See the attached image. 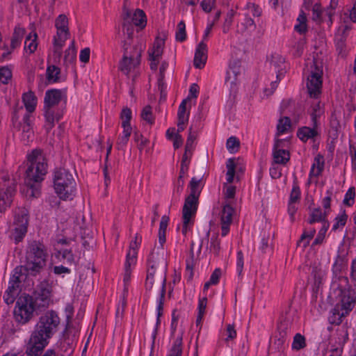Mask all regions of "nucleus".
Returning <instances> with one entry per match:
<instances>
[{"label":"nucleus","mask_w":356,"mask_h":356,"mask_svg":"<svg viewBox=\"0 0 356 356\" xmlns=\"http://www.w3.org/2000/svg\"><path fill=\"white\" fill-rule=\"evenodd\" d=\"M59 323L60 318L54 311L47 312L40 318L26 346L27 356H38L42 352Z\"/></svg>","instance_id":"f257e3e1"},{"label":"nucleus","mask_w":356,"mask_h":356,"mask_svg":"<svg viewBox=\"0 0 356 356\" xmlns=\"http://www.w3.org/2000/svg\"><path fill=\"white\" fill-rule=\"evenodd\" d=\"M28 160L30 165L25 173L26 195L35 197L40 194L38 184L44 179L47 172V163L42 152L37 149L28 156Z\"/></svg>","instance_id":"f03ea898"},{"label":"nucleus","mask_w":356,"mask_h":356,"mask_svg":"<svg viewBox=\"0 0 356 356\" xmlns=\"http://www.w3.org/2000/svg\"><path fill=\"white\" fill-rule=\"evenodd\" d=\"M167 266L163 255L151 254L145 280V289L149 295L165 294Z\"/></svg>","instance_id":"7ed1b4c3"},{"label":"nucleus","mask_w":356,"mask_h":356,"mask_svg":"<svg viewBox=\"0 0 356 356\" xmlns=\"http://www.w3.org/2000/svg\"><path fill=\"white\" fill-rule=\"evenodd\" d=\"M47 252L46 247L39 241L29 243L25 257L24 268L27 275L36 276L46 266Z\"/></svg>","instance_id":"20e7f679"},{"label":"nucleus","mask_w":356,"mask_h":356,"mask_svg":"<svg viewBox=\"0 0 356 356\" xmlns=\"http://www.w3.org/2000/svg\"><path fill=\"white\" fill-rule=\"evenodd\" d=\"M66 90L51 89L45 92L44 99V111L46 124L44 127L49 131L54 126L55 121H58L60 114L56 113L54 107L63 100L66 99Z\"/></svg>","instance_id":"39448f33"},{"label":"nucleus","mask_w":356,"mask_h":356,"mask_svg":"<svg viewBox=\"0 0 356 356\" xmlns=\"http://www.w3.org/2000/svg\"><path fill=\"white\" fill-rule=\"evenodd\" d=\"M54 187L60 199H72L75 181L73 175L65 168L56 169L54 174Z\"/></svg>","instance_id":"423d86ee"},{"label":"nucleus","mask_w":356,"mask_h":356,"mask_svg":"<svg viewBox=\"0 0 356 356\" xmlns=\"http://www.w3.org/2000/svg\"><path fill=\"white\" fill-rule=\"evenodd\" d=\"M52 287L48 281L44 280L36 286L31 296L24 295L29 298L31 304L36 311H42L47 308L52 302Z\"/></svg>","instance_id":"0eeeda50"},{"label":"nucleus","mask_w":356,"mask_h":356,"mask_svg":"<svg viewBox=\"0 0 356 356\" xmlns=\"http://www.w3.org/2000/svg\"><path fill=\"white\" fill-rule=\"evenodd\" d=\"M68 23L67 16L63 14L58 15L55 20L56 34L53 39V51L54 55L58 60L61 58L62 49L65 42L70 35Z\"/></svg>","instance_id":"6e6552de"},{"label":"nucleus","mask_w":356,"mask_h":356,"mask_svg":"<svg viewBox=\"0 0 356 356\" xmlns=\"http://www.w3.org/2000/svg\"><path fill=\"white\" fill-rule=\"evenodd\" d=\"M127 44V41L123 43L124 56L120 63V70L126 75L140 64L141 53L145 48L143 43L139 42L133 47V51H129Z\"/></svg>","instance_id":"1a4fd4ad"},{"label":"nucleus","mask_w":356,"mask_h":356,"mask_svg":"<svg viewBox=\"0 0 356 356\" xmlns=\"http://www.w3.org/2000/svg\"><path fill=\"white\" fill-rule=\"evenodd\" d=\"M17 181L7 174L0 176V212L10 206L16 193Z\"/></svg>","instance_id":"9d476101"},{"label":"nucleus","mask_w":356,"mask_h":356,"mask_svg":"<svg viewBox=\"0 0 356 356\" xmlns=\"http://www.w3.org/2000/svg\"><path fill=\"white\" fill-rule=\"evenodd\" d=\"M29 211L26 208H18L15 211V219L11 229L10 237L16 243L22 241L27 232Z\"/></svg>","instance_id":"9b49d317"},{"label":"nucleus","mask_w":356,"mask_h":356,"mask_svg":"<svg viewBox=\"0 0 356 356\" xmlns=\"http://www.w3.org/2000/svg\"><path fill=\"white\" fill-rule=\"evenodd\" d=\"M355 304V298L349 291L343 292L340 302L337 304L332 311V316L331 318L332 323L338 325L340 324L342 322V318L348 315Z\"/></svg>","instance_id":"f8f14e48"},{"label":"nucleus","mask_w":356,"mask_h":356,"mask_svg":"<svg viewBox=\"0 0 356 356\" xmlns=\"http://www.w3.org/2000/svg\"><path fill=\"white\" fill-rule=\"evenodd\" d=\"M323 70L315 60L311 66L310 75L307 78V88L311 97L317 98L321 92Z\"/></svg>","instance_id":"ddd939ff"},{"label":"nucleus","mask_w":356,"mask_h":356,"mask_svg":"<svg viewBox=\"0 0 356 356\" xmlns=\"http://www.w3.org/2000/svg\"><path fill=\"white\" fill-rule=\"evenodd\" d=\"M34 311L36 309L31 304L29 298L22 295L16 302L14 309L15 319L19 323L25 324L33 318Z\"/></svg>","instance_id":"4468645a"},{"label":"nucleus","mask_w":356,"mask_h":356,"mask_svg":"<svg viewBox=\"0 0 356 356\" xmlns=\"http://www.w3.org/2000/svg\"><path fill=\"white\" fill-rule=\"evenodd\" d=\"M14 127L17 129V133L21 137V140L24 143H28L32 140L33 133L30 125V115L26 114L23 118V122H18L16 114L13 118Z\"/></svg>","instance_id":"2eb2a0df"},{"label":"nucleus","mask_w":356,"mask_h":356,"mask_svg":"<svg viewBox=\"0 0 356 356\" xmlns=\"http://www.w3.org/2000/svg\"><path fill=\"white\" fill-rule=\"evenodd\" d=\"M234 211V209L229 204H226L223 207L220 217L222 236H225L228 234Z\"/></svg>","instance_id":"dca6fc26"},{"label":"nucleus","mask_w":356,"mask_h":356,"mask_svg":"<svg viewBox=\"0 0 356 356\" xmlns=\"http://www.w3.org/2000/svg\"><path fill=\"white\" fill-rule=\"evenodd\" d=\"M285 59L278 54L271 55L270 68L277 74V79L280 80L286 73Z\"/></svg>","instance_id":"f3484780"},{"label":"nucleus","mask_w":356,"mask_h":356,"mask_svg":"<svg viewBox=\"0 0 356 356\" xmlns=\"http://www.w3.org/2000/svg\"><path fill=\"white\" fill-rule=\"evenodd\" d=\"M207 44L202 41L198 44L195 54L193 64L196 68L201 69L204 66L207 58Z\"/></svg>","instance_id":"a211bd4d"},{"label":"nucleus","mask_w":356,"mask_h":356,"mask_svg":"<svg viewBox=\"0 0 356 356\" xmlns=\"http://www.w3.org/2000/svg\"><path fill=\"white\" fill-rule=\"evenodd\" d=\"M191 193L186 197L183 207V210L196 212L197 209L198 197L200 192L198 188H190Z\"/></svg>","instance_id":"6ab92c4d"},{"label":"nucleus","mask_w":356,"mask_h":356,"mask_svg":"<svg viewBox=\"0 0 356 356\" xmlns=\"http://www.w3.org/2000/svg\"><path fill=\"white\" fill-rule=\"evenodd\" d=\"M280 140H277L274 145L273 159L276 164H286L289 159V153L284 149H278Z\"/></svg>","instance_id":"aec40b11"},{"label":"nucleus","mask_w":356,"mask_h":356,"mask_svg":"<svg viewBox=\"0 0 356 356\" xmlns=\"http://www.w3.org/2000/svg\"><path fill=\"white\" fill-rule=\"evenodd\" d=\"M20 291L19 286L8 282V286L3 295V300L7 305L13 304Z\"/></svg>","instance_id":"412c9836"},{"label":"nucleus","mask_w":356,"mask_h":356,"mask_svg":"<svg viewBox=\"0 0 356 356\" xmlns=\"http://www.w3.org/2000/svg\"><path fill=\"white\" fill-rule=\"evenodd\" d=\"M312 124V128L304 127L298 130V136L301 140L307 141L309 138H313L318 135L317 127H315L313 123Z\"/></svg>","instance_id":"4be33fe9"},{"label":"nucleus","mask_w":356,"mask_h":356,"mask_svg":"<svg viewBox=\"0 0 356 356\" xmlns=\"http://www.w3.org/2000/svg\"><path fill=\"white\" fill-rule=\"evenodd\" d=\"M37 38L38 35L36 33L33 34L31 33L26 36L24 42V50L26 53L31 54L35 52L38 47Z\"/></svg>","instance_id":"5701e85b"},{"label":"nucleus","mask_w":356,"mask_h":356,"mask_svg":"<svg viewBox=\"0 0 356 356\" xmlns=\"http://www.w3.org/2000/svg\"><path fill=\"white\" fill-rule=\"evenodd\" d=\"M25 33V29L19 26H15L11 38L10 46L13 49H15L20 45L22 40L23 39Z\"/></svg>","instance_id":"b1692460"},{"label":"nucleus","mask_w":356,"mask_h":356,"mask_svg":"<svg viewBox=\"0 0 356 356\" xmlns=\"http://www.w3.org/2000/svg\"><path fill=\"white\" fill-rule=\"evenodd\" d=\"M163 40L156 38L152 50L149 51V59H159L163 54Z\"/></svg>","instance_id":"393cba45"},{"label":"nucleus","mask_w":356,"mask_h":356,"mask_svg":"<svg viewBox=\"0 0 356 356\" xmlns=\"http://www.w3.org/2000/svg\"><path fill=\"white\" fill-rule=\"evenodd\" d=\"M74 347V340L69 337H64L60 343V348L65 356H68L73 353Z\"/></svg>","instance_id":"a878e982"},{"label":"nucleus","mask_w":356,"mask_h":356,"mask_svg":"<svg viewBox=\"0 0 356 356\" xmlns=\"http://www.w3.org/2000/svg\"><path fill=\"white\" fill-rule=\"evenodd\" d=\"M324 167V159L323 156L318 154L315 159L314 162L312 166L311 170H310V176L314 177H318L322 170H323Z\"/></svg>","instance_id":"bb28decb"},{"label":"nucleus","mask_w":356,"mask_h":356,"mask_svg":"<svg viewBox=\"0 0 356 356\" xmlns=\"http://www.w3.org/2000/svg\"><path fill=\"white\" fill-rule=\"evenodd\" d=\"M132 22L135 26H139L140 29L145 28L147 24L145 12L140 9H136L133 14Z\"/></svg>","instance_id":"cd10ccee"},{"label":"nucleus","mask_w":356,"mask_h":356,"mask_svg":"<svg viewBox=\"0 0 356 356\" xmlns=\"http://www.w3.org/2000/svg\"><path fill=\"white\" fill-rule=\"evenodd\" d=\"M26 274H27V272L26 270H25L24 265L17 266L13 270V273L10 278L9 282L12 284L13 283L14 284L18 285L19 286L22 277H23Z\"/></svg>","instance_id":"c85d7f7f"},{"label":"nucleus","mask_w":356,"mask_h":356,"mask_svg":"<svg viewBox=\"0 0 356 356\" xmlns=\"http://www.w3.org/2000/svg\"><path fill=\"white\" fill-rule=\"evenodd\" d=\"M22 100L28 113L34 111L36 106V99L32 92L24 94Z\"/></svg>","instance_id":"c756f323"},{"label":"nucleus","mask_w":356,"mask_h":356,"mask_svg":"<svg viewBox=\"0 0 356 356\" xmlns=\"http://www.w3.org/2000/svg\"><path fill=\"white\" fill-rule=\"evenodd\" d=\"M134 254L131 257V250L127 254V259L124 265V282H128L131 278V266L135 264Z\"/></svg>","instance_id":"7c9ffc66"},{"label":"nucleus","mask_w":356,"mask_h":356,"mask_svg":"<svg viewBox=\"0 0 356 356\" xmlns=\"http://www.w3.org/2000/svg\"><path fill=\"white\" fill-rule=\"evenodd\" d=\"M183 229L182 233L186 235L188 231V225L193 224L192 218L195 217L196 212L183 210Z\"/></svg>","instance_id":"2f4dec72"},{"label":"nucleus","mask_w":356,"mask_h":356,"mask_svg":"<svg viewBox=\"0 0 356 356\" xmlns=\"http://www.w3.org/2000/svg\"><path fill=\"white\" fill-rule=\"evenodd\" d=\"M190 99L191 97H188L186 99H184L179 105L177 113L178 120H188L189 112L186 113V104L190 101Z\"/></svg>","instance_id":"473e14b6"},{"label":"nucleus","mask_w":356,"mask_h":356,"mask_svg":"<svg viewBox=\"0 0 356 356\" xmlns=\"http://www.w3.org/2000/svg\"><path fill=\"white\" fill-rule=\"evenodd\" d=\"M256 25L252 17L245 16L244 22L237 24V31L243 33L248 29H254Z\"/></svg>","instance_id":"72a5a7b5"},{"label":"nucleus","mask_w":356,"mask_h":356,"mask_svg":"<svg viewBox=\"0 0 356 356\" xmlns=\"http://www.w3.org/2000/svg\"><path fill=\"white\" fill-rule=\"evenodd\" d=\"M324 113L322 105L320 102L313 105L312 112L311 113L312 122L315 127H318L317 118H320Z\"/></svg>","instance_id":"f704fd0d"},{"label":"nucleus","mask_w":356,"mask_h":356,"mask_svg":"<svg viewBox=\"0 0 356 356\" xmlns=\"http://www.w3.org/2000/svg\"><path fill=\"white\" fill-rule=\"evenodd\" d=\"M60 70L55 65L49 66L47 69V78L49 82H57L59 79Z\"/></svg>","instance_id":"c9c22d12"},{"label":"nucleus","mask_w":356,"mask_h":356,"mask_svg":"<svg viewBox=\"0 0 356 356\" xmlns=\"http://www.w3.org/2000/svg\"><path fill=\"white\" fill-rule=\"evenodd\" d=\"M226 167L227 169V181L229 184H231L234 181V177L235 175V163L234 159H229L226 163Z\"/></svg>","instance_id":"e433bc0d"},{"label":"nucleus","mask_w":356,"mask_h":356,"mask_svg":"<svg viewBox=\"0 0 356 356\" xmlns=\"http://www.w3.org/2000/svg\"><path fill=\"white\" fill-rule=\"evenodd\" d=\"M57 257L66 261L67 264H73L74 261V257L70 250L60 249L58 250L56 254Z\"/></svg>","instance_id":"4c0bfd02"},{"label":"nucleus","mask_w":356,"mask_h":356,"mask_svg":"<svg viewBox=\"0 0 356 356\" xmlns=\"http://www.w3.org/2000/svg\"><path fill=\"white\" fill-rule=\"evenodd\" d=\"M76 58V50L74 47V41L72 42L71 45L65 51L64 61L65 63H72Z\"/></svg>","instance_id":"58836bf2"},{"label":"nucleus","mask_w":356,"mask_h":356,"mask_svg":"<svg viewBox=\"0 0 356 356\" xmlns=\"http://www.w3.org/2000/svg\"><path fill=\"white\" fill-rule=\"evenodd\" d=\"M120 118L122 120V127L123 128H131L130 120L131 119V111L126 107L121 112Z\"/></svg>","instance_id":"ea45409f"},{"label":"nucleus","mask_w":356,"mask_h":356,"mask_svg":"<svg viewBox=\"0 0 356 356\" xmlns=\"http://www.w3.org/2000/svg\"><path fill=\"white\" fill-rule=\"evenodd\" d=\"M291 127V120L288 117L281 118L277 125V134H282L286 132Z\"/></svg>","instance_id":"a19ab883"},{"label":"nucleus","mask_w":356,"mask_h":356,"mask_svg":"<svg viewBox=\"0 0 356 356\" xmlns=\"http://www.w3.org/2000/svg\"><path fill=\"white\" fill-rule=\"evenodd\" d=\"M306 346L305 338L303 335L298 333L293 337L292 343V348L293 350H299Z\"/></svg>","instance_id":"79ce46f5"},{"label":"nucleus","mask_w":356,"mask_h":356,"mask_svg":"<svg viewBox=\"0 0 356 356\" xmlns=\"http://www.w3.org/2000/svg\"><path fill=\"white\" fill-rule=\"evenodd\" d=\"M261 14V10L259 7L254 3H248L245 8V16L246 17H259Z\"/></svg>","instance_id":"37998d69"},{"label":"nucleus","mask_w":356,"mask_h":356,"mask_svg":"<svg viewBox=\"0 0 356 356\" xmlns=\"http://www.w3.org/2000/svg\"><path fill=\"white\" fill-rule=\"evenodd\" d=\"M325 215L326 212L323 214L320 208L314 209L310 215L308 222L309 224H313L316 222L321 221L324 220Z\"/></svg>","instance_id":"c03bdc74"},{"label":"nucleus","mask_w":356,"mask_h":356,"mask_svg":"<svg viewBox=\"0 0 356 356\" xmlns=\"http://www.w3.org/2000/svg\"><path fill=\"white\" fill-rule=\"evenodd\" d=\"M315 232L316 231L314 229L304 232L300 240L298 241V245H300V243H303V247L306 248L309 245V241L314 237Z\"/></svg>","instance_id":"a18cd8bd"},{"label":"nucleus","mask_w":356,"mask_h":356,"mask_svg":"<svg viewBox=\"0 0 356 356\" xmlns=\"http://www.w3.org/2000/svg\"><path fill=\"white\" fill-rule=\"evenodd\" d=\"M131 128H123V134L118 138V146L119 149L123 148L127 143L131 134Z\"/></svg>","instance_id":"49530a36"},{"label":"nucleus","mask_w":356,"mask_h":356,"mask_svg":"<svg viewBox=\"0 0 356 356\" xmlns=\"http://www.w3.org/2000/svg\"><path fill=\"white\" fill-rule=\"evenodd\" d=\"M140 116L141 118L147 123L150 124L154 123V119L152 112V107L150 106H146L143 108Z\"/></svg>","instance_id":"de8ad7c7"},{"label":"nucleus","mask_w":356,"mask_h":356,"mask_svg":"<svg viewBox=\"0 0 356 356\" xmlns=\"http://www.w3.org/2000/svg\"><path fill=\"white\" fill-rule=\"evenodd\" d=\"M154 298H156L158 299V306H157V321L156 324L160 323V318L163 314V303H164V298L165 294H154L151 295Z\"/></svg>","instance_id":"09e8293b"},{"label":"nucleus","mask_w":356,"mask_h":356,"mask_svg":"<svg viewBox=\"0 0 356 356\" xmlns=\"http://www.w3.org/2000/svg\"><path fill=\"white\" fill-rule=\"evenodd\" d=\"M175 37L176 40L179 42H183L186 40V25L183 21H181L177 25V31Z\"/></svg>","instance_id":"8fccbe9b"},{"label":"nucleus","mask_w":356,"mask_h":356,"mask_svg":"<svg viewBox=\"0 0 356 356\" xmlns=\"http://www.w3.org/2000/svg\"><path fill=\"white\" fill-rule=\"evenodd\" d=\"M12 78L11 70L8 67L0 68V81L3 84H7Z\"/></svg>","instance_id":"3c124183"},{"label":"nucleus","mask_w":356,"mask_h":356,"mask_svg":"<svg viewBox=\"0 0 356 356\" xmlns=\"http://www.w3.org/2000/svg\"><path fill=\"white\" fill-rule=\"evenodd\" d=\"M207 298H203L200 300L198 305V315L197 317L196 323L197 324L200 323L202 321L203 315L205 312V309L207 307Z\"/></svg>","instance_id":"603ef678"},{"label":"nucleus","mask_w":356,"mask_h":356,"mask_svg":"<svg viewBox=\"0 0 356 356\" xmlns=\"http://www.w3.org/2000/svg\"><path fill=\"white\" fill-rule=\"evenodd\" d=\"M196 138V134L192 132V129L190 128L188 136L185 145V152H189L190 156L192 155L193 144Z\"/></svg>","instance_id":"864d4df0"},{"label":"nucleus","mask_w":356,"mask_h":356,"mask_svg":"<svg viewBox=\"0 0 356 356\" xmlns=\"http://www.w3.org/2000/svg\"><path fill=\"white\" fill-rule=\"evenodd\" d=\"M227 148L231 152H236L239 147V141L236 137H230L227 140Z\"/></svg>","instance_id":"5fc2aeb1"},{"label":"nucleus","mask_w":356,"mask_h":356,"mask_svg":"<svg viewBox=\"0 0 356 356\" xmlns=\"http://www.w3.org/2000/svg\"><path fill=\"white\" fill-rule=\"evenodd\" d=\"M346 35H343L339 33L336 36V47L339 54H342L344 51L346 47Z\"/></svg>","instance_id":"6e6d98bb"},{"label":"nucleus","mask_w":356,"mask_h":356,"mask_svg":"<svg viewBox=\"0 0 356 356\" xmlns=\"http://www.w3.org/2000/svg\"><path fill=\"white\" fill-rule=\"evenodd\" d=\"M234 15H235V12L233 10H230L227 13V17L225 20V22H224V24L222 26V31L225 33H226L229 31V30L232 26V22H233V17H234Z\"/></svg>","instance_id":"4d7b16f0"},{"label":"nucleus","mask_w":356,"mask_h":356,"mask_svg":"<svg viewBox=\"0 0 356 356\" xmlns=\"http://www.w3.org/2000/svg\"><path fill=\"white\" fill-rule=\"evenodd\" d=\"M124 33L127 36V38L124 40V42L127 41V47L129 48L131 44L132 36L134 34V26L131 24H124Z\"/></svg>","instance_id":"13d9d810"},{"label":"nucleus","mask_w":356,"mask_h":356,"mask_svg":"<svg viewBox=\"0 0 356 356\" xmlns=\"http://www.w3.org/2000/svg\"><path fill=\"white\" fill-rule=\"evenodd\" d=\"M355 196V188L350 187L346 192L343 200V204L347 206H352L354 203V198Z\"/></svg>","instance_id":"bf43d9fd"},{"label":"nucleus","mask_w":356,"mask_h":356,"mask_svg":"<svg viewBox=\"0 0 356 356\" xmlns=\"http://www.w3.org/2000/svg\"><path fill=\"white\" fill-rule=\"evenodd\" d=\"M181 338L177 339L171 348L168 356H181Z\"/></svg>","instance_id":"052dcab7"},{"label":"nucleus","mask_w":356,"mask_h":356,"mask_svg":"<svg viewBox=\"0 0 356 356\" xmlns=\"http://www.w3.org/2000/svg\"><path fill=\"white\" fill-rule=\"evenodd\" d=\"M191 156H190L189 152H185L181 159V174H186L188 170V165L190 163V159Z\"/></svg>","instance_id":"680f3d73"},{"label":"nucleus","mask_w":356,"mask_h":356,"mask_svg":"<svg viewBox=\"0 0 356 356\" xmlns=\"http://www.w3.org/2000/svg\"><path fill=\"white\" fill-rule=\"evenodd\" d=\"M348 218V216L346 214L345 211L340 216H338L335 218V222L333 225L332 229L337 230L339 227H343L345 225L346 220Z\"/></svg>","instance_id":"e2e57ef3"},{"label":"nucleus","mask_w":356,"mask_h":356,"mask_svg":"<svg viewBox=\"0 0 356 356\" xmlns=\"http://www.w3.org/2000/svg\"><path fill=\"white\" fill-rule=\"evenodd\" d=\"M237 73L235 70L230 68L227 72V76L225 78L226 83H229L231 86L235 85Z\"/></svg>","instance_id":"0e129e2a"},{"label":"nucleus","mask_w":356,"mask_h":356,"mask_svg":"<svg viewBox=\"0 0 356 356\" xmlns=\"http://www.w3.org/2000/svg\"><path fill=\"white\" fill-rule=\"evenodd\" d=\"M134 139L135 141L138 143V147L139 150L141 152L143 149L144 147L147 145V140L146 138H144L142 135L138 134L137 133H136L134 135Z\"/></svg>","instance_id":"69168bd1"},{"label":"nucleus","mask_w":356,"mask_h":356,"mask_svg":"<svg viewBox=\"0 0 356 356\" xmlns=\"http://www.w3.org/2000/svg\"><path fill=\"white\" fill-rule=\"evenodd\" d=\"M227 337L225 339L226 341H228L229 340L234 339L236 337V331L234 329V325L229 324L227 325Z\"/></svg>","instance_id":"338daca9"},{"label":"nucleus","mask_w":356,"mask_h":356,"mask_svg":"<svg viewBox=\"0 0 356 356\" xmlns=\"http://www.w3.org/2000/svg\"><path fill=\"white\" fill-rule=\"evenodd\" d=\"M90 48L86 47L81 50L79 59L81 62L87 63L90 60Z\"/></svg>","instance_id":"774afa93"}]
</instances>
